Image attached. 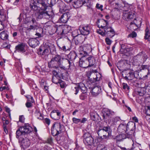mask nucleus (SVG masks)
Segmentation results:
<instances>
[{
    "instance_id": "obj_1",
    "label": "nucleus",
    "mask_w": 150,
    "mask_h": 150,
    "mask_svg": "<svg viewBox=\"0 0 150 150\" xmlns=\"http://www.w3.org/2000/svg\"><path fill=\"white\" fill-rule=\"evenodd\" d=\"M33 5L31 6L32 8L34 11L38 9V7L41 10L36 13L38 20L42 19L50 20L52 18L53 14L51 7L47 6L45 2V0H34Z\"/></svg>"
},
{
    "instance_id": "obj_2",
    "label": "nucleus",
    "mask_w": 150,
    "mask_h": 150,
    "mask_svg": "<svg viewBox=\"0 0 150 150\" xmlns=\"http://www.w3.org/2000/svg\"><path fill=\"white\" fill-rule=\"evenodd\" d=\"M132 5L127 4H125L123 7V13L122 18L123 19L127 21H129L134 18L136 20L134 12L129 10L131 9Z\"/></svg>"
},
{
    "instance_id": "obj_3",
    "label": "nucleus",
    "mask_w": 150,
    "mask_h": 150,
    "mask_svg": "<svg viewBox=\"0 0 150 150\" xmlns=\"http://www.w3.org/2000/svg\"><path fill=\"white\" fill-rule=\"evenodd\" d=\"M63 58L59 55H55L51 59V61L48 63V66L50 67H54L55 68H57L59 67L63 68L62 67V60Z\"/></svg>"
},
{
    "instance_id": "obj_4",
    "label": "nucleus",
    "mask_w": 150,
    "mask_h": 150,
    "mask_svg": "<svg viewBox=\"0 0 150 150\" xmlns=\"http://www.w3.org/2000/svg\"><path fill=\"white\" fill-rule=\"evenodd\" d=\"M111 132L110 128L108 127H105L102 129H99L98 134L99 137L102 139H108L111 136Z\"/></svg>"
},
{
    "instance_id": "obj_5",
    "label": "nucleus",
    "mask_w": 150,
    "mask_h": 150,
    "mask_svg": "<svg viewBox=\"0 0 150 150\" xmlns=\"http://www.w3.org/2000/svg\"><path fill=\"white\" fill-rule=\"evenodd\" d=\"M64 126L59 122H55L51 128V133L53 136L58 135L64 129Z\"/></svg>"
},
{
    "instance_id": "obj_6",
    "label": "nucleus",
    "mask_w": 150,
    "mask_h": 150,
    "mask_svg": "<svg viewBox=\"0 0 150 150\" xmlns=\"http://www.w3.org/2000/svg\"><path fill=\"white\" fill-rule=\"evenodd\" d=\"M135 123L133 122H129L127 125H126L121 124L119 125L117 128V131L119 133L124 134L132 127H135Z\"/></svg>"
},
{
    "instance_id": "obj_7",
    "label": "nucleus",
    "mask_w": 150,
    "mask_h": 150,
    "mask_svg": "<svg viewBox=\"0 0 150 150\" xmlns=\"http://www.w3.org/2000/svg\"><path fill=\"white\" fill-rule=\"evenodd\" d=\"M18 142L21 149H23V150L28 147L30 144V140L27 138L21 137L19 139Z\"/></svg>"
},
{
    "instance_id": "obj_8",
    "label": "nucleus",
    "mask_w": 150,
    "mask_h": 150,
    "mask_svg": "<svg viewBox=\"0 0 150 150\" xmlns=\"http://www.w3.org/2000/svg\"><path fill=\"white\" fill-rule=\"evenodd\" d=\"M122 74L124 79L127 80H132L135 77L134 73L131 72L128 70L123 71Z\"/></svg>"
},
{
    "instance_id": "obj_9",
    "label": "nucleus",
    "mask_w": 150,
    "mask_h": 150,
    "mask_svg": "<svg viewBox=\"0 0 150 150\" xmlns=\"http://www.w3.org/2000/svg\"><path fill=\"white\" fill-rule=\"evenodd\" d=\"M83 142L86 145H91L93 143V139L88 133H86L83 135Z\"/></svg>"
},
{
    "instance_id": "obj_10",
    "label": "nucleus",
    "mask_w": 150,
    "mask_h": 150,
    "mask_svg": "<svg viewBox=\"0 0 150 150\" xmlns=\"http://www.w3.org/2000/svg\"><path fill=\"white\" fill-rule=\"evenodd\" d=\"M81 33L83 35H87L89 34L91 31L90 27L88 25L80 26L79 28Z\"/></svg>"
},
{
    "instance_id": "obj_11",
    "label": "nucleus",
    "mask_w": 150,
    "mask_h": 150,
    "mask_svg": "<svg viewBox=\"0 0 150 150\" xmlns=\"http://www.w3.org/2000/svg\"><path fill=\"white\" fill-rule=\"evenodd\" d=\"M80 89L83 93H85L86 91V88L84 84L83 83H80L78 86L74 87L72 89V90L74 94L76 95Z\"/></svg>"
},
{
    "instance_id": "obj_12",
    "label": "nucleus",
    "mask_w": 150,
    "mask_h": 150,
    "mask_svg": "<svg viewBox=\"0 0 150 150\" xmlns=\"http://www.w3.org/2000/svg\"><path fill=\"white\" fill-rule=\"evenodd\" d=\"M132 137V134L127 133L125 134H122L117 135L115 138L117 141H120L122 139L127 138H131Z\"/></svg>"
},
{
    "instance_id": "obj_13",
    "label": "nucleus",
    "mask_w": 150,
    "mask_h": 150,
    "mask_svg": "<svg viewBox=\"0 0 150 150\" xmlns=\"http://www.w3.org/2000/svg\"><path fill=\"white\" fill-rule=\"evenodd\" d=\"M70 17L69 13L67 12L63 14L59 20V23H66Z\"/></svg>"
},
{
    "instance_id": "obj_14",
    "label": "nucleus",
    "mask_w": 150,
    "mask_h": 150,
    "mask_svg": "<svg viewBox=\"0 0 150 150\" xmlns=\"http://www.w3.org/2000/svg\"><path fill=\"white\" fill-rule=\"evenodd\" d=\"M101 91V89L100 86H96L93 87L91 91V94L94 96H96Z\"/></svg>"
},
{
    "instance_id": "obj_15",
    "label": "nucleus",
    "mask_w": 150,
    "mask_h": 150,
    "mask_svg": "<svg viewBox=\"0 0 150 150\" xmlns=\"http://www.w3.org/2000/svg\"><path fill=\"white\" fill-rule=\"evenodd\" d=\"M51 117L54 120H58L60 118V113L58 110H54L51 113Z\"/></svg>"
},
{
    "instance_id": "obj_16",
    "label": "nucleus",
    "mask_w": 150,
    "mask_h": 150,
    "mask_svg": "<svg viewBox=\"0 0 150 150\" xmlns=\"http://www.w3.org/2000/svg\"><path fill=\"white\" fill-rule=\"evenodd\" d=\"M102 112L103 113V116L104 119H107V117H109L114 113V112L107 108H104Z\"/></svg>"
},
{
    "instance_id": "obj_17",
    "label": "nucleus",
    "mask_w": 150,
    "mask_h": 150,
    "mask_svg": "<svg viewBox=\"0 0 150 150\" xmlns=\"http://www.w3.org/2000/svg\"><path fill=\"white\" fill-rule=\"evenodd\" d=\"M79 65L80 67L83 68H87L89 67L86 58L81 57L79 59Z\"/></svg>"
},
{
    "instance_id": "obj_18",
    "label": "nucleus",
    "mask_w": 150,
    "mask_h": 150,
    "mask_svg": "<svg viewBox=\"0 0 150 150\" xmlns=\"http://www.w3.org/2000/svg\"><path fill=\"white\" fill-rule=\"evenodd\" d=\"M29 44L32 47H35L39 44V42L37 39V38H30L29 40Z\"/></svg>"
},
{
    "instance_id": "obj_19",
    "label": "nucleus",
    "mask_w": 150,
    "mask_h": 150,
    "mask_svg": "<svg viewBox=\"0 0 150 150\" xmlns=\"http://www.w3.org/2000/svg\"><path fill=\"white\" fill-rule=\"evenodd\" d=\"M86 3L85 0H76L73 2V6L75 8L81 7Z\"/></svg>"
},
{
    "instance_id": "obj_20",
    "label": "nucleus",
    "mask_w": 150,
    "mask_h": 150,
    "mask_svg": "<svg viewBox=\"0 0 150 150\" xmlns=\"http://www.w3.org/2000/svg\"><path fill=\"white\" fill-rule=\"evenodd\" d=\"M97 23L99 28L103 29L108 24V22L107 21L102 19L98 20Z\"/></svg>"
},
{
    "instance_id": "obj_21",
    "label": "nucleus",
    "mask_w": 150,
    "mask_h": 150,
    "mask_svg": "<svg viewBox=\"0 0 150 150\" xmlns=\"http://www.w3.org/2000/svg\"><path fill=\"white\" fill-rule=\"evenodd\" d=\"M25 134L29 133L32 131V128L28 124H26L21 127Z\"/></svg>"
},
{
    "instance_id": "obj_22",
    "label": "nucleus",
    "mask_w": 150,
    "mask_h": 150,
    "mask_svg": "<svg viewBox=\"0 0 150 150\" xmlns=\"http://www.w3.org/2000/svg\"><path fill=\"white\" fill-rule=\"evenodd\" d=\"M25 45L24 44H19L16 46V51L18 52H24L25 51Z\"/></svg>"
},
{
    "instance_id": "obj_23",
    "label": "nucleus",
    "mask_w": 150,
    "mask_h": 150,
    "mask_svg": "<svg viewBox=\"0 0 150 150\" xmlns=\"http://www.w3.org/2000/svg\"><path fill=\"white\" fill-rule=\"evenodd\" d=\"M8 17L5 12L3 11H0V21L1 22L5 21L7 20Z\"/></svg>"
},
{
    "instance_id": "obj_24",
    "label": "nucleus",
    "mask_w": 150,
    "mask_h": 150,
    "mask_svg": "<svg viewBox=\"0 0 150 150\" xmlns=\"http://www.w3.org/2000/svg\"><path fill=\"white\" fill-rule=\"evenodd\" d=\"M86 58L87 61V62H88L89 67L92 66L95 64L96 60L93 57L90 56Z\"/></svg>"
},
{
    "instance_id": "obj_25",
    "label": "nucleus",
    "mask_w": 150,
    "mask_h": 150,
    "mask_svg": "<svg viewBox=\"0 0 150 150\" xmlns=\"http://www.w3.org/2000/svg\"><path fill=\"white\" fill-rule=\"evenodd\" d=\"M21 127L16 131V137L17 138H19L20 137H22L25 134L24 132H23Z\"/></svg>"
},
{
    "instance_id": "obj_26",
    "label": "nucleus",
    "mask_w": 150,
    "mask_h": 150,
    "mask_svg": "<svg viewBox=\"0 0 150 150\" xmlns=\"http://www.w3.org/2000/svg\"><path fill=\"white\" fill-rule=\"evenodd\" d=\"M119 120V117H115L108 119V121L111 125H115Z\"/></svg>"
},
{
    "instance_id": "obj_27",
    "label": "nucleus",
    "mask_w": 150,
    "mask_h": 150,
    "mask_svg": "<svg viewBox=\"0 0 150 150\" xmlns=\"http://www.w3.org/2000/svg\"><path fill=\"white\" fill-rule=\"evenodd\" d=\"M8 38L7 31H4L0 33V38L3 40L7 39Z\"/></svg>"
},
{
    "instance_id": "obj_28",
    "label": "nucleus",
    "mask_w": 150,
    "mask_h": 150,
    "mask_svg": "<svg viewBox=\"0 0 150 150\" xmlns=\"http://www.w3.org/2000/svg\"><path fill=\"white\" fill-rule=\"evenodd\" d=\"M63 35L68 33L71 30V27L70 26L66 25H63Z\"/></svg>"
},
{
    "instance_id": "obj_29",
    "label": "nucleus",
    "mask_w": 150,
    "mask_h": 150,
    "mask_svg": "<svg viewBox=\"0 0 150 150\" xmlns=\"http://www.w3.org/2000/svg\"><path fill=\"white\" fill-rule=\"evenodd\" d=\"M83 48L82 47H80L79 48V54L80 55H82V57L85 58L88 55V53L86 51L83 50Z\"/></svg>"
},
{
    "instance_id": "obj_30",
    "label": "nucleus",
    "mask_w": 150,
    "mask_h": 150,
    "mask_svg": "<svg viewBox=\"0 0 150 150\" xmlns=\"http://www.w3.org/2000/svg\"><path fill=\"white\" fill-rule=\"evenodd\" d=\"M34 115L35 117L38 119L42 120L43 119L42 115L41 114L40 111L38 110H36L34 112Z\"/></svg>"
},
{
    "instance_id": "obj_31",
    "label": "nucleus",
    "mask_w": 150,
    "mask_h": 150,
    "mask_svg": "<svg viewBox=\"0 0 150 150\" xmlns=\"http://www.w3.org/2000/svg\"><path fill=\"white\" fill-rule=\"evenodd\" d=\"M145 32L144 38L145 39H147L150 36V28L149 26L146 25Z\"/></svg>"
},
{
    "instance_id": "obj_32",
    "label": "nucleus",
    "mask_w": 150,
    "mask_h": 150,
    "mask_svg": "<svg viewBox=\"0 0 150 150\" xmlns=\"http://www.w3.org/2000/svg\"><path fill=\"white\" fill-rule=\"evenodd\" d=\"M63 25H60L57 26L56 28V32L58 34L63 35Z\"/></svg>"
},
{
    "instance_id": "obj_33",
    "label": "nucleus",
    "mask_w": 150,
    "mask_h": 150,
    "mask_svg": "<svg viewBox=\"0 0 150 150\" xmlns=\"http://www.w3.org/2000/svg\"><path fill=\"white\" fill-rule=\"evenodd\" d=\"M136 57L137 58L141 59V60L139 61L140 62L145 61L147 58L146 56V55L143 54H138L137 55Z\"/></svg>"
},
{
    "instance_id": "obj_34",
    "label": "nucleus",
    "mask_w": 150,
    "mask_h": 150,
    "mask_svg": "<svg viewBox=\"0 0 150 150\" xmlns=\"http://www.w3.org/2000/svg\"><path fill=\"white\" fill-rule=\"evenodd\" d=\"M149 66L147 65H142L140 68V71L142 70H147L148 71V73L147 75H145L144 76V78H146L147 76L149 74Z\"/></svg>"
},
{
    "instance_id": "obj_35",
    "label": "nucleus",
    "mask_w": 150,
    "mask_h": 150,
    "mask_svg": "<svg viewBox=\"0 0 150 150\" xmlns=\"http://www.w3.org/2000/svg\"><path fill=\"white\" fill-rule=\"evenodd\" d=\"M77 56V55L76 53L74 52L70 53L69 55V57L71 60H74Z\"/></svg>"
},
{
    "instance_id": "obj_36",
    "label": "nucleus",
    "mask_w": 150,
    "mask_h": 150,
    "mask_svg": "<svg viewBox=\"0 0 150 150\" xmlns=\"http://www.w3.org/2000/svg\"><path fill=\"white\" fill-rule=\"evenodd\" d=\"M58 6L59 7L60 9L66 10L65 5V3L63 2L60 1L58 3Z\"/></svg>"
},
{
    "instance_id": "obj_37",
    "label": "nucleus",
    "mask_w": 150,
    "mask_h": 150,
    "mask_svg": "<svg viewBox=\"0 0 150 150\" xmlns=\"http://www.w3.org/2000/svg\"><path fill=\"white\" fill-rule=\"evenodd\" d=\"M140 88H137V90H136L135 92L137 95H139L140 96H143L144 95V93L141 91Z\"/></svg>"
},
{
    "instance_id": "obj_38",
    "label": "nucleus",
    "mask_w": 150,
    "mask_h": 150,
    "mask_svg": "<svg viewBox=\"0 0 150 150\" xmlns=\"http://www.w3.org/2000/svg\"><path fill=\"white\" fill-rule=\"evenodd\" d=\"M109 33H106L107 35L108 36L110 37H112L115 35V32L113 29L112 28L110 31H109Z\"/></svg>"
},
{
    "instance_id": "obj_39",
    "label": "nucleus",
    "mask_w": 150,
    "mask_h": 150,
    "mask_svg": "<svg viewBox=\"0 0 150 150\" xmlns=\"http://www.w3.org/2000/svg\"><path fill=\"white\" fill-rule=\"evenodd\" d=\"M60 80L59 79L57 78V76H54L52 78V81L53 83L56 84H57L59 82V81Z\"/></svg>"
},
{
    "instance_id": "obj_40",
    "label": "nucleus",
    "mask_w": 150,
    "mask_h": 150,
    "mask_svg": "<svg viewBox=\"0 0 150 150\" xmlns=\"http://www.w3.org/2000/svg\"><path fill=\"white\" fill-rule=\"evenodd\" d=\"M85 50L87 52L91 51V45L90 44H87L84 47Z\"/></svg>"
},
{
    "instance_id": "obj_41",
    "label": "nucleus",
    "mask_w": 150,
    "mask_h": 150,
    "mask_svg": "<svg viewBox=\"0 0 150 150\" xmlns=\"http://www.w3.org/2000/svg\"><path fill=\"white\" fill-rule=\"evenodd\" d=\"M79 30H75L73 31L72 32V35L74 37H76L79 34Z\"/></svg>"
},
{
    "instance_id": "obj_42",
    "label": "nucleus",
    "mask_w": 150,
    "mask_h": 150,
    "mask_svg": "<svg viewBox=\"0 0 150 150\" xmlns=\"http://www.w3.org/2000/svg\"><path fill=\"white\" fill-rule=\"evenodd\" d=\"M1 47L3 48L9 49L10 47V45L9 44H8V43L6 42H4L3 43Z\"/></svg>"
},
{
    "instance_id": "obj_43",
    "label": "nucleus",
    "mask_w": 150,
    "mask_h": 150,
    "mask_svg": "<svg viewBox=\"0 0 150 150\" xmlns=\"http://www.w3.org/2000/svg\"><path fill=\"white\" fill-rule=\"evenodd\" d=\"M72 121L75 124H77L80 122L81 119L79 118H76L75 117H73L72 118Z\"/></svg>"
},
{
    "instance_id": "obj_44",
    "label": "nucleus",
    "mask_w": 150,
    "mask_h": 150,
    "mask_svg": "<svg viewBox=\"0 0 150 150\" xmlns=\"http://www.w3.org/2000/svg\"><path fill=\"white\" fill-rule=\"evenodd\" d=\"M87 97L86 94L85 93H83L80 96V98L82 100H84Z\"/></svg>"
},
{
    "instance_id": "obj_45",
    "label": "nucleus",
    "mask_w": 150,
    "mask_h": 150,
    "mask_svg": "<svg viewBox=\"0 0 150 150\" xmlns=\"http://www.w3.org/2000/svg\"><path fill=\"white\" fill-rule=\"evenodd\" d=\"M111 27H108L107 26L104 28L103 29H104L105 33H106V34L109 33V31H110V30H111Z\"/></svg>"
},
{
    "instance_id": "obj_46",
    "label": "nucleus",
    "mask_w": 150,
    "mask_h": 150,
    "mask_svg": "<svg viewBox=\"0 0 150 150\" xmlns=\"http://www.w3.org/2000/svg\"><path fill=\"white\" fill-rule=\"evenodd\" d=\"M121 49H120V51L123 52V50H124V52L126 50V45L125 44H122L121 45Z\"/></svg>"
},
{
    "instance_id": "obj_47",
    "label": "nucleus",
    "mask_w": 150,
    "mask_h": 150,
    "mask_svg": "<svg viewBox=\"0 0 150 150\" xmlns=\"http://www.w3.org/2000/svg\"><path fill=\"white\" fill-rule=\"evenodd\" d=\"M96 7L97 8L100 10L101 11H103V6L102 5H100L99 4H96Z\"/></svg>"
},
{
    "instance_id": "obj_48",
    "label": "nucleus",
    "mask_w": 150,
    "mask_h": 150,
    "mask_svg": "<svg viewBox=\"0 0 150 150\" xmlns=\"http://www.w3.org/2000/svg\"><path fill=\"white\" fill-rule=\"evenodd\" d=\"M122 85L124 89L127 90H129V87L127 83H123Z\"/></svg>"
},
{
    "instance_id": "obj_49",
    "label": "nucleus",
    "mask_w": 150,
    "mask_h": 150,
    "mask_svg": "<svg viewBox=\"0 0 150 150\" xmlns=\"http://www.w3.org/2000/svg\"><path fill=\"white\" fill-rule=\"evenodd\" d=\"M136 36L137 34L136 33L134 32H133L128 35V37H132V38H134L136 37Z\"/></svg>"
},
{
    "instance_id": "obj_50",
    "label": "nucleus",
    "mask_w": 150,
    "mask_h": 150,
    "mask_svg": "<svg viewBox=\"0 0 150 150\" xmlns=\"http://www.w3.org/2000/svg\"><path fill=\"white\" fill-rule=\"evenodd\" d=\"M146 114L148 115H150V107L147 106L146 107Z\"/></svg>"
},
{
    "instance_id": "obj_51",
    "label": "nucleus",
    "mask_w": 150,
    "mask_h": 150,
    "mask_svg": "<svg viewBox=\"0 0 150 150\" xmlns=\"http://www.w3.org/2000/svg\"><path fill=\"white\" fill-rule=\"evenodd\" d=\"M25 117L23 115L19 116V121L22 122H23L25 120Z\"/></svg>"
},
{
    "instance_id": "obj_52",
    "label": "nucleus",
    "mask_w": 150,
    "mask_h": 150,
    "mask_svg": "<svg viewBox=\"0 0 150 150\" xmlns=\"http://www.w3.org/2000/svg\"><path fill=\"white\" fill-rule=\"evenodd\" d=\"M133 48L131 47H127L126 49V50L124 52V53H126L127 52H129L132 50Z\"/></svg>"
},
{
    "instance_id": "obj_53",
    "label": "nucleus",
    "mask_w": 150,
    "mask_h": 150,
    "mask_svg": "<svg viewBox=\"0 0 150 150\" xmlns=\"http://www.w3.org/2000/svg\"><path fill=\"white\" fill-rule=\"evenodd\" d=\"M60 84L61 87L62 88H63L65 87V85L63 81H62L61 80L59 81V82L58 83Z\"/></svg>"
},
{
    "instance_id": "obj_54",
    "label": "nucleus",
    "mask_w": 150,
    "mask_h": 150,
    "mask_svg": "<svg viewBox=\"0 0 150 150\" xmlns=\"http://www.w3.org/2000/svg\"><path fill=\"white\" fill-rule=\"evenodd\" d=\"M106 44L108 45H110L111 43V41L110 39L108 38H106L105 39Z\"/></svg>"
},
{
    "instance_id": "obj_55",
    "label": "nucleus",
    "mask_w": 150,
    "mask_h": 150,
    "mask_svg": "<svg viewBox=\"0 0 150 150\" xmlns=\"http://www.w3.org/2000/svg\"><path fill=\"white\" fill-rule=\"evenodd\" d=\"M32 104L30 102H28L25 105L27 107L30 108L32 106Z\"/></svg>"
},
{
    "instance_id": "obj_56",
    "label": "nucleus",
    "mask_w": 150,
    "mask_h": 150,
    "mask_svg": "<svg viewBox=\"0 0 150 150\" xmlns=\"http://www.w3.org/2000/svg\"><path fill=\"white\" fill-rule=\"evenodd\" d=\"M44 122L47 124L48 125H49L50 123V120L46 118L45 119Z\"/></svg>"
},
{
    "instance_id": "obj_57",
    "label": "nucleus",
    "mask_w": 150,
    "mask_h": 150,
    "mask_svg": "<svg viewBox=\"0 0 150 150\" xmlns=\"http://www.w3.org/2000/svg\"><path fill=\"white\" fill-rule=\"evenodd\" d=\"M48 49H45L43 52H42V55H46V54H47L48 53Z\"/></svg>"
},
{
    "instance_id": "obj_58",
    "label": "nucleus",
    "mask_w": 150,
    "mask_h": 150,
    "mask_svg": "<svg viewBox=\"0 0 150 150\" xmlns=\"http://www.w3.org/2000/svg\"><path fill=\"white\" fill-rule=\"evenodd\" d=\"M60 49H61L64 51H66L67 50H68L69 49V48H67L66 46H63L62 47H60Z\"/></svg>"
},
{
    "instance_id": "obj_59",
    "label": "nucleus",
    "mask_w": 150,
    "mask_h": 150,
    "mask_svg": "<svg viewBox=\"0 0 150 150\" xmlns=\"http://www.w3.org/2000/svg\"><path fill=\"white\" fill-rule=\"evenodd\" d=\"M132 120L136 122H138V120L137 118L135 116L132 117Z\"/></svg>"
},
{
    "instance_id": "obj_60",
    "label": "nucleus",
    "mask_w": 150,
    "mask_h": 150,
    "mask_svg": "<svg viewBox=\"0 0 150 150\" xmlns=\"http://www.w3.org/2000/svg\"><path fill=\"white\" fill-rule=\"evenodd\" d=\"M87 120V119L86 118H83L81 120L80 122L81 123H84Z\"/></svg>"
},
{
    "instance_id": "obj_61",
    "label": "nucleus",
    "mask_w": 150,
    "mask_h": 150,
    "mask_svg": "<svg viewBox=\"0 0 150 150\" xmlns=\"http://www.w3.org/2000/svg\"><path fill=\"white\" fill-rule=\"evenodd\" d=\"M98 33L103 36H104L106 34V33H105V31H104V32H102V31L101 32H99V31H98Z\"/></svg>"
},
{
    "instance_id": "obj_62",
    "label": "nucleus",
    "mask_w": 150,
    "mask_h": 150,
    "mask_svg": "<svg viewBox=\"0 0 150 150\" xmlns=\"http://www.w3.org/2000/svg\"><path fill=\"white\" fill-rule=\"evenodd\" d=\"M6 111L8 113H10V109L7 107H5Z\"/></svg>"
},
{
    "instance_id": "obj_63",
    "label": "nucleus",
    "mask_w": 150,
    "mask_h": 150,
    "mask_svg": "<svg viewBox=\"0 0 150 150\" xmlns=\"http://www.w3.org/2000/svg\"><path fill=\"white\" fill-rule=\"evenodd\" d=\"M6 86L1 87L0 88V91H2L3 90L6 89Z\"/></svg>"
},
{
    "instance_id": "obj_64",
    "label": "nucleus",
    "mask_w": 150,
    "mask_h": 150,
    "mask_svg": "<svg viewBox=\"0 0 150 150\" xmlns=\"http://www.w3.org/2000/svg\"><path fill=\"white\" fill-rule=\"evenodd\" d=\"M35 35L38 36V37H36L37 38L41 37V34L39 33H36Z\"/></svg>"
}]
</instances>
